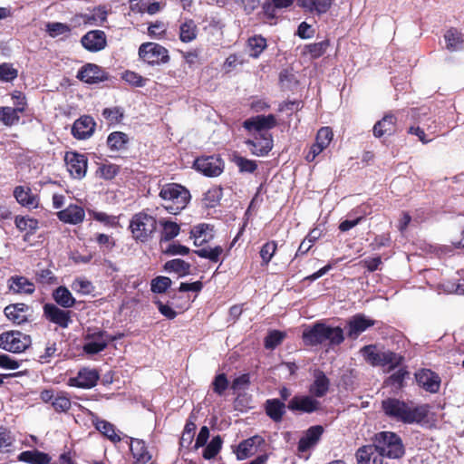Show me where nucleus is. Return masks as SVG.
<instances>
[{
	"label": "nucleus",
	"mask_w": 464,
	"mask_h": 464,
	"mask_svg": "<svg viewBox=\"0 0 464 464\" xmlns=\"http://www.w3.org/2000/svg\"><path fill=\"white\" fill-rule=\"evenodd\" d=\"M382 409L389 418L406 424L421 422L429 412V406L426 404L418 405L396 398L383 400Z\"/></svg>",
	"instance_id": "obj_1"
},
{
	"label": "nucleus",
	"mask_w": 464,
	"mask_h": 464,
	"mask_svg": "<svg viewBox=\"0 0 464 464\" xmlns=\"http://www.w3.org/2000/svg\"><path fill=\"white\" fill-rule=\"evenodd\" d=\"M160 197L165 202L163 205L165 209L174 215L184 209L190 199L189 191L177 183L162 186Z\"/></svg>",
	"instance_id": "obj_2"
},
{
	"label": "nucleus",
	"mask_w": 464,
	"mask_h": 464,
	"mask_svg": "<svg viewBox=\"0 0 464 464\" xmlns=\"http://www.w3.org/2000/svg\"><path fill=\"white\" fill-rule=\"evenodd\" d=\"M130 228L135 240L144 243L149 241L156 232L157 220L145 212H140L132 217Z\"/></svg>",
	"instance_id": "obj_3"
},
{
	"label": "nucleus",
	"mask_w": 464,
	"mask_h": 464,
	"mask_svg": "<svg viewBox=\"0 0 464 464\" xmlns=\"http://www.w3.org/2000/svg\"><path fill=\"white\" fill-rule=\"evenodd\" d=\"M374 444L381 454L389 459H399L404 454V446L401 438L394 432L382 431L375 436Z\"/></svg>",
	"instance_id": "obj_4"
},
{
	"label": "nucleus",
	"mask_w": 464,
	"mask_h": 464,
	"mask_svg": "<svg viewBox=\"0 0 464 464\" xmlns=\"http://www.w3.org/2000/svg\"><path fill=\"white\" fill-rule=\"evenodd\" d=\"M31 337L20 331L0 334V348L9 353H21L31 345Z\"/></svg>",
	"instance_id": "obj_5"
},
{
	"label": "nucleus",
	"mask_w": 464,
	"mask_h": 464,
	"mask_svg": "<svg viewBox=\"0 0 464 464\" xmlns=\"http://www.w3.org/2000/svg\"><path fill=\"white\" fill-rule=\"evenodd\" d=\"M84 340L83 351L87 354H96L103 351L113 338L105 331L88 329Z\"/></svg>",
	"instance_id": "obj_6"
},
{
	"label": "nucleus",
	"mask_w": 464,
	"mask_h": 464,
	"mask_svg": "<svg viewBox=\"0 0 464 464\" xmlns=\"http://www.w3.org/2000/svg\"><path fill=\"white\" fill-rule=\"evenodd\" d=\"M140 57L150 64L165 63L169 61L168 50L156 43H145L140 46Z\"/></svg>",
	"instance_id": "obj_7"
},
{
	"label": "nucleus",
	"mask_w": 464,
	"mask_h": 464,
	"mask_svg": "<svg viewBox=\"0 0 464 464\" xmlns=\"http://www.w3.org/2000/svg\"><path fill=\"white\" fill-rule=\"evenodd\" d=\"M276 126V119L273 114L257 115L246 120L243 127L248 130L251 135L269 134L267 130Z\"/></svg>",
	"instance_id": "obj_8"
},
{
	"label": "nucleus",
	"mask_w": 464,
	"mask_h": 464,
	"mask_svg": "<svg viewBox=\"0 0 464 464\" xmlns=\"http://www.w3.org/2000/svg\"><path fill=\"white\" fill-rule=\"evenodd\" d=\"M195 169L208 177H218L224 169V162L218 157H201L195 160Z\"/></svg>",
	"instance_id": "obj_9"
},
{
	"label": "nucleus",
	"mask_w": 464,
	"mask_h": 464,
	"mask_svg": "<svg viewBox=\"0 0 464 464\" xmlns=\"http://www.w3.org/2000/svg\"><path fill=\"white\" fill-rule=\"evenodd\" d=\"M64 161L68 171L74 179H81L86 175L87 158L83 154L68 151L65 153Z\"/></svg>",
	"instance_id": "obj_10"
},
{
	"label": "nucleus",
	"mask_w": 464,
	"mask_h": 464,
	"mask_svg": "<svg viewBox=\"0 0 464 464\" xmlns=\"http://www.w3.org/2000/svg\"><path fill=\"white\" fill-rule=\"evenodd\" d=\"M100 379V374L96 369L82 368L75 377L68 380V385L82 389H91L94 387Z\"/></svg>",
	"instance_id": "obj_11"
},
{
	"label": "nucleus",
	"mask_w": 464,
	"mask_h": 464,
	"mask_svg": "<svg viewBox=\"0 0 464 464\" xmlns=\"http://www.w3.org/2000/svg\"><path fill=\"white\" fill-rule=\"evenodd\" d=\"M44 314L48 321L62 328H67L72 322V311L63 310L53 304H45L44 305Z\"/></svg>",
	"instance_id": "obj_12"
},
{
	"label": "nucleus",
	"mask_w": 464,
	"mask_h": 464,
	"mask_svg": "<svg viewBox=\"0 0 464 464\" xmlns=\"http://www.w3.org/2000/svg\"><path fill=\"white\" fill-rule=\"evenodd\" d=\"M415 379L420 387L430 393H436L440 387V377L429 369H421L415 373Z\"/></svg>",
	"instance_id": "obj_13"
},
{
	"label": "nucleus",
	"mask_w": 464,
	"mask_h": 464,
	"mask_svg": "<svg viewBox=\"0 0 464 464\" xmlns=\"http://www.w3.org/2000/svg\"><path fill=\"white\" fill-rule=\"evenodd\" d=\"M77 78L86 83H98L108 79L107 72L100 66L87 63L77 73Z\"/></svg>",
	"instance_id": "obj_14"
},
{
	"label": "nucleus",
	"mask_w": 464,
	"mask_h": 464,
	"mask_svg": "<svg viewBox=\"0 0 464 464\" xmlns=\"http://www.w3.org/2000/svg\"><path fill=\"white\" fill-rule=\"evenodd\" d=\"M287 408L291 411L312 413L320 408V402L311 396H295L288 402Z\"/></svg>",
	"instance_id": "obj_15"
},
{
	"label": "nucleus",
	"mask_w": 464,
	"mask_h": 464,
	"mask_svg": "<svg viewBox=\"0 0 464 464\" xmlns=\"http://www.w3.org/2000/svg\"><path fill=\"white\" fill-rule=\"evenodd\" d=\"M253 138L246 141L251 152L256 156L266 155L273 148V140L270 134L252 135Z\"/></svg>",
	"instance_id": "obj_16"
},
{
	"label": "nucleus",
	"mask_w": 464,
	"mask_h": 464,
	"mask_svg": "<svg viewBox=\"0 0 464 464\" xmlns=\"http://www.w3.org/2000/svg\"><path fill=\"white\" fill-rule=\"evenodd\" d=\"M5 314L14 324H21L28 321L32 314L31 307L23 303L9 304L5 308Z\"/></svg>",
	"instance_id": "obj_17"
},
{
	"label": "nucleus",
	"mask_w": 464,
	"mask_h": 464,
	"mask_svg": "<svg viewBox=\"0 0 464 464\" xmlns=\"http://www.w3.org/2000/svg\"><path fill=\"white\" fill-rule=\"evenodd\" d=\"M81 43L86 50L99 52L106 46L105 33L101 30L90 31L82 36Z\"/></svg>",
	"instance_id": "obj_18"
},
{
	"label": "nucleus",
	"mask_w": 464,
	"mask_h": 464,
	"mask_svg": "<svg viewBox=\"0 0 464 464\" xmlns=\"http://www.w3.org/2000/svg\"><path fill=\"white\" fill-rule=\"evenodd\" d=\"M356 459L358 464H383V456L375 444L360 448Z\"/></svg>",
	"instance_id": "obj_19"
},
{
	"label": "nucleus",
	"mask_w": 464,
	"mask_h": 464,
	"mask_svg": "<svg viewBox=\"0 0 464 464\" xmlns=\"http://www.w3.org/2000/svg\"><path fill=\"white\" fill-rule=\"evenodd\" d=\"M95 125L92 117L82 116L73 123L72 133L76 139L85 140L92 135Z\"/></svg>",
	"instance_id": "obj_20"
},
{
	"label": "nucleus",
	"mask_w": 464,
	"mask_h": 464,
	"mask_svg": "<svg viewBox=\"0 0 464 464\" xmlns=\"http://www.w3.org/2000/svg\"><path fill=\"white\" fill-rule=\"evenodd\" d=\"M374 324V321L363 314H356L353 316L348 323V336L355 339L362 332Z\"/></svg>",
	"instance_id": "obj_21"
},
{
	"label": "nucleus",
	"mask_w": 464,
	"mask_h": 464,
	"mask_svg": "<svg viewBox=\"0 0 464 464\" xmlns=\"http://www.w3.org/2000/svg\"><path fill=\"white\" fill-rule=\"evenodd\" d=\"M14 197L20 205L27 208H36L39 205V198L32 192L29 187H15Z\"/></svg>",
	"instance_id": "obj_22"
},
{
	"label": "nucleus",
	"mask_w": 464,
	"mask_h": 464,
	"mask_svg": "<svg viewBox=\"0 0 464 464\" xmlns=\"http://www.w3.org/2000/svg\"><path fill=\"white\" fill-rule=\"evenodd\" d=\"M333 0H297V5L313 15H322L331 7Z\"/></svg>",
	"instance_id": "obj_23"
},
{
	"label": "nucleus",
	"mask_w": 464,
	"mask_h": 464,
	"mask_svg": "<svg viewBox=\"0 0 464 464\" xmlns=\"http://www.w3.org/2000/svg\"><path fill=\"white\" fill-rule=\"evenodd\" d=\"M57 217L64 223L76 225L83 221L85 212L80 206L70 205L66 208L59 211Z\"/></svg>",
	"instance_id": "obj_24"
},
{
	"label": "nucleus",
	"mask_w": 464,
	"mask_h": 464,
	"mask_svg": "<svg viewBox=\"0 0 464 464\" xmlns=\"http://www.w3.org/2000/svg\"><path fill=\"white\" fill-rule=\"evenodd\" d=\"M324 429L320 425L309 428L305 434L300 439L298 443V450L304 452L314 447L323 434Z\"/></svg>",
	"instance_id": "obj_25"
},
{
	"label": "nucleus",
	"mask_w": 464,
	"mask_h": 464,
	"mask_svg": "<svg viewBox=\"0 0 464 464\" xmlns=\"http://www.w3.org/2000/svg\"><path fill=\"white\" fill-rule=\"evenodd\" d=\"M213 227L208 224H199L192 227L190 237L194 239V245L200 246L209 242L213 237Z\"/></svg>",
	"instance_id": "obj_26"
},
{
	"label": "nucleus",
	"mask_w": 464,
	"mask_h": 464,
	"mask_svg": "<svg viewBox=\"0 0 464 464\" xmlns=\"http://www.w3.org/2000/svg\"><path fill=\"white\" fill-rule=\"evenodd\" d=\"M323 323H316L303 332V341L306 345H318L324 343Z\"/></svg>",
	"instance_id": "obj_27"
},
{
	"label": "nucleus",
	"mask_w": 464,
	"mask_h": 464,
	"mask_svg": "<svg viewBox=\"0 0 464 464\" xmlns=\"http://www.w3.org/2000/svg\"><path fill=\"white\" fill-rule=\"evenodd\" d=\"M396 118L388 114L385 115L381 121H377L373 126V135L376 138H381L383 135H392L395 131Z\"/></svg>",
	"instance_id": "obj_28"
},
{
	"label": "nucleus",
	"mask_w": 464,
	"mask_h": 464,
	"mask_svg": "<svg viewBox=\"0 0 464 464\" xmlns=\"http://www.w3.org/2000/svg\"><path fill=\"white\" fill-rule=\"evenodd\" d=\"M161 231H160V243L162 244L163 242H169L172 239H174L180 232L179 226L171 220H168L165 218H161L159 221Z\"/></svg>",
	"instance_id": "obj_29"
},
{
	"label": "nucleus",
	"mask_w": 464,
	"mask_h": 464,
	"mask_svg": "<svg viewBox=\"0 0 464 464\" xmlns=\"http://www.w3.org/2000/svg\"><path fill=\"white\" fill-rule=\"evenodd\" d=\"M9 288L18 294H33L34 292V285L24 276H12L9 279Z\"/></svg>",
	"instance_id": "obj_30"
},
{
	"label": "nucleus",
	"mask_w": 464,
	"mask_h": 464,
	"mask_svg": "<svg viewBox=\"0 0 464 464\" xmlns=\"http://www.w3.org/2000/svg\"><path fill=\"white\" fill-rule=\"evenodd\" d=\"M130 451L137 464H146L151 459V455L141 440L134 439L131 440Z\"/></svg>",
	"instance_id": "obj_31"
},
{
	"label": "nucleus",
	"mask_w": 464,
	"mask_h": 464,
	"mask_svg": "<svg viewBox=\"0 0 464 464\" xmlns=\"http://www.w3.org/2000/svg\"><path fill=\"white\" fill-rule=\"evenodd\" d=\"M329 379L321 371L314 373V381L310 387V392L316 397H323L329 389Z\"/></svg>",
	"instance_id": "obj_32"
},
{
	"label": "nucleus",
	"mask_w": 464,
	"mask_h": 464,
	"mask_svg": "<svg viewBox=\"0 0 464 464\" xmlns=\"http://www.w3.org/2000/svg\"><path fill=\"white\" fill-rule=\"evenodd\" d=\"M324 343L328 342L329 345H339L344 340L343 331L341 327H332L323 323Z\"/></svg>",
	"instance_id": "obj_33"
},
{
	"label": "nucleus",
	"mask_w": 464,
	"mask_h": 464,
	"mask_svg": "<svg viewBox=\"0 0 464 464\" xmlns=\"http://www.w3.org/2000/svg\"><path fill=\"white\" fill-rule=\"evenodd\" d=\"M260 440L259 437L254 436L240 442L236 450L237 458L242 460L252 456L256 451V443Z\"/></svg>",
	"instance_id": "obj_34"
},
{
	"label": "nucleus",
	"mask_w": 464,
	"mask_h": 464,
	"mask_svg": "<svg viewBox=\"0 0 464 464\" xmlns=\"http://www.w3.org/2000/svg\"><path fill=\"white\" fill-rule=\"evenodd\" d=\"M266 412L276 422L281 421L285 412V405L277 399L266 401Z\"/></svg>",
	"instance_id": "obj_35"
},
{
	"label": "nucleus",
	"mask_w": 464,
	"mask_h": 464,
	"mask_svg": "<svg viewBox=\"0 0 464 464\" xmlns=\"http://www.w3.org/2000/svg\"><path fill=\"white\" fill-rule=\"evenodd\" d=\"M53 297L57 304L63 308H71L76 302L72 293L65 286L57 287L53 293Z\"/></svg>",
	"instance_id": "obj_36"
},
{
	"label": "nucleus",
	"mask_w": 464,
	"mask_h": 464,
	"mask_svg": "<svg viewBox=\"0 0 464 464\" xmlns=\"http://www.w3.org/2000/svg\"><path fill=\"white\" fill-rule=\"evenodd\" d=\"M19 112H24L23 107H1L0 121L6 126H12L19 121Z\"/></svg>",
	"instance_id": "obj_37"
},
{
	"label": "nucleus",
	"mask_w": 464,
	"mask_h": 464,
	"mask_svg": "<svg viewBox=\"0 0 464 464\" xmlns=\"http://www.w3.org/2000/svg\"><path fill=\"white\" fill-rule=\"evenodd\" d=\"M18 460L30 464H46L50 458L47 454L37 450H26L19 454Z\"/></svg>",
	"instance_id": "obj_38"
},
{
	"label": "nucleus",
	"mask_w": 464,
	"mask_h": 464,
	"mask_svg": "<svg viewBox=\"0 0 464 464\" xmlns=\"http://www.w3.org/2000/svg\"><path fill=\"white\" fill-rule=\"evenodd\" d=\"M92 422L95 425V428L111 441L115 442L121 440L120 436L115 432L114 426L111 423L103 420H99L98 418L92 420Z\"/></svg>",
	"instance_id": "obj_39"
},
{
	"label": "nucleus",
	"mask_w": 464,
	"mask_h": 464,
	"mask_svg": "<svg viewBox=\"0 0 464 464\" xmlns=\"http://www.w3.org/2000/svg\"><path fill=\"white\" fill-rule=\"evenodd\" d=\"M266 47V40L260 36L255 35L247 41L248 53L253 58H257Z\"/></svg>",
	"instance_id": "obj_40"
},
{
	"label": "nucleus",
	"mask_w": 464,
	"mask_h": 464,
	"mask_svg": "<svg viewBox=\"0 0 464 464\" xmlns=\"http://www.w3.org/2000/svg\"><path fill=\"white\" fill-rule=\"evenodd\" d=\"M164 269L169 272L179 274V276H184L189 274L190 265L182 259H172L164 265Z\"/></svg>",
	"instance_id": "obj_41"
},
{
	"label": "nucleus",
	"mask_w": 464,
	"mask_h": 464,
	"mask_svg": "<svg viewBox=\"0 0 464 464\" xmlns=\"http://www.w3.org/2000/svg\"><path fill=\"white\" fill-rule=\"evenodd\" d=\"M402 356L392 351H382L379 366H389V371L399 366L402 362Z\"/></svg>",
	"instance_id": "obj_42"
},
{
	"label": "nucleus",
	"mask_w": 464,
	"mask_h": 464,
	"mask_svg": "<svg viewBox=\"0 0 464 464\" xmlns=\"http://www.w3.org/2000/svg\"><path fill=\"white\" fill-rule=\"evenodd\" d=\"M444 39L447 44V49L450 51H458L461 49L463 40L460 33H459L456 29L451 28L448 30L444 35Z\"/></svg>",
	"instance_id": "obj_43"
},
{
	"label": "nucleus",
	"mask_w": 464,
	"mask_h": 464,
	"mask_svg": "<svg viewBox=\"0 0 464 464\" xmlns=\"http://www.w3.org/2000/svg\"><path fill=\"white\" fill-rule=\"evenodd\" d=\"M128 141V136L121 131H115L111 133L107 139L108 146L113 150H121L125 149Z\"/></svg>",
	"instance_id": "obj_44"
},
{
	"label": "nucleus",
	"mask_w": 464,
	"mask_h": 464,
	"mask_svg": "<svg viewBox=\"0 0 464 464\" xmlns=\"http://www.w3.org/2000/svg\"><path fill=\"white\" fill-rule=\"evenodd\" d=\"M329 46L328 40H323L319 43L310 44L304 46V54H308L312 59L322 56Z\"/></svg>",
	"instance_id": "obj_45"
},
{
	"label": "nucleus",
	"mask_w": 464,
	"mask_h": 464,
	"mask_svg": "<svg viewBox=\"0 0 464 464\" xmlns=\"http://www.w3.org/2000/svg\"><path fill=\"white\" fill-rule=\"evenodd\" d=\"M223 251L224 249L222 246H216L215 247H203L195 250L194 253L199 257L206 258L211 262L217 263L219 261V257L223 254Z\"/></svg>",
	"instance_id": "obj_46"
},
{
	"label": "nucleus",
	"mask_w": 464,
	"mask_h": 464,
	"mask_svg": "<svg viewBox=\"0 0 464 464\" xmlns=\"http://www.w3.org/2000/svg\"><path fill=\"white\" fill-rule=\"evenodd\" d=\"M222 198V189L219 187H213L209 188L203 198V202L206 208L216 207Z\"/></svg>",
	"instance_id": "obj_47"
},
{
	"label": "nucleus",
	"mask_w": 464,
	"mask_h": 464,
	"mask_svg": "<svg viewBox=\"0 0 464 464\" xmlns=\"http://www.w3.org/2000/svg\"><path fill=\"white\" fill-rule=\"evenodd\" d=\"M232 161L239 169L240 172L253 173L257 168L256 161L246 159L239 155H234Z\"/></svg>",
	"instance_id": "obj_48"
},
{
	"label": "nucleus",
	"mask_w": 464,
	"mask_h": 464,
	"mask_svg": "<svg viewBox=\"0 0 464 464\" xmlns=\"http://www.w3.org/2000/svg\"><path fill=\"white\" fill-rule=\"evenodd\" d=\"M222 447V439L219 435L214 437L211 441L207 445L203 451V457L206 459L215 458L220 451Z\"/></svg>",
	"instance_id": "obj_49"
},
{
	"label": "nucleus",
	"mask_w": 464,
	"mask_h": 464,
	"mask_svg": "<svg viewBox=\"0 0 464 464\" xmlns=\"http://www.w3.org/2000/svg\"><path fill=\"white\" fill-rule=\"evenodd\" d=\"M16 227L20 231L33 233L38 228V221L34 218L25 217H16L14 219Z\"/></svg>",
	"instance_id": "obj_50"
},
{
	"label": "nucleus",
	"mask_w": 464,
	"mask_h": 464,
	"mask_svg": "<svg viewBox=\"0 0 464 464\" xmlns=\"http://www.w3.org/2000/svg\"><path fill=\"white\" fill-rule=\"evenodd\" d=\"M52 406L57 412H65L71 408V400L66 396L65 392H58L52 402Z\"/></svg>",
	"instance_id": "obj_51"
},
{
	"label": "nucleus",
	"mask_w": 464,
	"mask_h": 464,
	"mask_svg": "<svg viewBox=\"0 0 464 464\" xmlns=\"http://www.w3.org/2000/svg\"><path fill=\"white\" fill-rule=\"evenodd\" d=\"M361 353L370 364L379 366L382 351H377L373 345H367L361 350Z\"/></svg>",
	"instance_id": "obj_52"
},
{
	"label": "nucleus",
	"mask_w": 464,
	"mask_h": 464,
	"mask_svg": "<svg viewBox=\"0 0 464 464\" xmlns=\"http://www.w3.org/2000/svg\"><path fill=\"white\" fill-rule=\"evenodd\" d=\"M179 37L184 43H188L195 39L196 25L192 21L185 22L181 24Z\"/></svg>",
	"instance_id": "obj_53"
},
{
	"label": "nucleus",
	"mask_w": 464,
	"mask_h": 464,
	"mask_svg": "<svg viewBox=\"0 0 464 464\" xmlns=\"http://www.w3.org/2000/svg\"><path fill=\"white\" fill-rule=\"evenodd\" d=\"M72 289L76 292L82 295H89L92 293L93 286L92 285V283L84 278L78 277L73 280L71 285Z\"/></svg>",
	"instance_id": "obj_54"
},
{
	"label": "nucleus",
	"mask_w": 464,
	"mask_h": 464,
	"mask_svg": "<svg viewBox=\"0 0 464 464\" xmlns=\"http://www.w3.org/2000/svg\"><path fill=\"white\" fill-rule=\"evenodd\" d=\"M171 279L167 276H157L151 281L150 288L153 293L161 294L170 286Z\"/></svg>",
	"instance_id": "obj_55"
},
{
	"label": "nucleus",
	"mask_w": 464,
	"mask_h": 464,
	"mask_svg": "<svg viewBox=\"0 0 464 464\" xmlns=\"http://www.w3.org/2000/svg\"><path fill=\"white\" fill-rule=\"evenodd\" d=\"M14 438L10 430L0 426V452H7L13 445Z\"/></svg>",
	"instance_id": "obj_56"
},
{
	"label": "nucleus",
	"mask_w": 464,
	"mask_h": 464,
	"mask_svg": "<svg viewBox=\"0 0 464 464\" xmlns=\"http://www.w3.org/2000/svg\"><path fill=\"white\" fill-rule=\"evenodd\" d=\"M277 248L275 241L266 243L260 250V256L264 265H267L273 258Z\"/></svg>",
	"instance_id": "obj_57"
},
{
	"label": "nucleus",
	"mask_w": 464,
	"mask_h": 464,
	"mask_svg": "<svg viewBox=\"0 0 464 464\" xmlns=\"http://www.w3.org/2000/svg\"><path fill=\"white\" fill-rule=\"evenodd\" d=\"M285 334L280 331H272L268 334V335L265 339V346L266 349H274L279 343H282Z\"/></svg>",
	"instance_id": "obj_58"
},
{
	"label": "nucleus",
	"mask_w": 464,
	"mask_h": 464,
	"mask_svg": "<svg viewBox=\"0 0 464 464\" xmlns=\"http://www.w3.org/2000/svg\"><path fill=\"white\" fill-rule=\"evenodd\" d=\"M102 116L110 124L120 122L123 117V112L119 107L105 108L102 111Z\"/></svg>",
	"instance_id": "obj_59"
},
{
	"label": "nucleus",
	"mask_w": 464,
	"mask_h": 464,
	"mask_svg": "<svg viewBox=\"0 0 464 464\" xmlns=\"http://www.w3.org/2000/svg\"><path fill=\"white\" fill-rule=\"evenodd\" d=\"M46 31L51 37H56L70 32V27L63 23H48Z\"/></svg>",
	"instance_id": "obj_60"
},
{
	"label": "nucleus",
	"mask_w": 464,
	"mask_h": 464,
	"mask_svg": "<svg viewBox=\"0 0 464 464\" xmlns=\"http://www.w3.org/2000/svg\"><path fill=\"white\" fill-rule=\"evenodd\" d=\"M119 171V167L117 165L108 163V164H101L97 169V173L100 177L105 179H113Z\"/></svg>",
	"instance_id": "obj_61"
},
{
	"label": "nucleus",
	"mask_w": 464,
	"mask_h": 464,
	"mask_svg": "<svg viewBox=\"0 0 464 464\" xmlns=\"http://www.w3.org/2000/svg\"><path fill=\"white\" fill-rule=\"evenodd\" d=\"M18 75L17 70L9 63L0 64V80L3 82H12Z\"/></svg>",
	"instance_id": "obj_62"
},
{
	"label": "nucleus",
	"mask_w": 464,
	"mask_h": 464,
	"mask_svg": "<svg viewBox=\"0 0 464 464\" xmlns=\"http://www.w3.org/2000/svg\"><path fill=\"white\" fill-rule=\"evenodd\" d=\"M333 139V131L329 127L321 128L316 136V142L320 144L321 147L326 148Z\"/></svg>",
	"instance_id": "obj_63"
},
{
	"label": "nucleus",
	"mask_w": 464,
	"mask_h": 464,
	"mask_svg": "<svg viewBox=\"0 0 464 464\" xmlns=\"http://www.w3.org/2000/svg\"><path fill=\"white\" fill-rule=\"evenodd\" d=\"M213 391L218 395H222L228 387V381L224 373L218 374L213 382Z\"/></svg>",
	"instance_id": "obj_64"
}]
</instances>
